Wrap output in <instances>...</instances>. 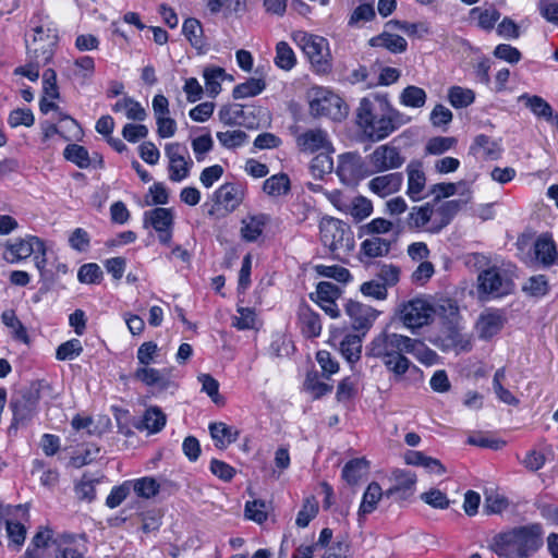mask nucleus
Returning a JSON list of instances; mask_svg holds the SVG:
<instances>
[{
    "mask_svg": "<svg viewBox=\"0 0 558 558\" xmlns=\"http://www.w3.org/2000/svg\"><path fill=\"white\" fill-rule=\"evenodd\" d=\"M29 25L33 38L25 40L28 58H34L39 63L50 62L59 39L53 21L47 14L36 13L29 20Z\"/></svg>",
    "mask_w": 558,
    "mask_h": 558,
    "instance_id": "4",
    "label": "nucleus"
},
{
    "mask_svg": "<svg viewBox=\"0 0 558 558\" xmlns=\"http://www.w3.org/2000/svg\"><path fill=\"white\" fill-rule=\"evenodd\" d=\"M470 197H460L441 203L437 208L434 207V225L432 234L439 233L446 228L454 216L470 202Z\"/></svg>",
    "mask_w": 558,
    "mask_h": 558,
    "instance_id": "17",
    "label": "nucleus"
},
{
    "mask_svg": "<svg viewBox=\"0 0 558 558\" xmlns=\"http://www.w3.org/2000/svg\"><path fill=\"white\" fill-rule=\"evenodd\" d=\"M408 172V195L413 201L422 198V192L425 187V173L422 170V165L418 161H411L407 167Z\"/></svg>",
    "mask_w": 558,
    "mask_h": 558,
    "instance_id": "24",
    "label": "nucleus"
},
{
    "mask_svg": "<svg viewBox=\"0 0 558 558\" xmlns=\"http://www.w3.org/2000/svg\"><path fill=\"white\" fill-rule=\"evenodd\" d=\"M166 425V414L157 407L148 408L138 428H144L150 434L160 432Z\"/></svg>",
    "mask_w": 558,
    "mask_h": 558,
    "instance_id": "42",
    "label": "nucleus"
},
{
    "mask_svg": "<svg viewBox=\"0 0 558 558\" xmlns=\"http://www.w3.org/2000/svg\"><path fill=\"white\" fill-rule=\"evenodd\" d=\"M77 279L86 284L99 283L102 279V270L95 263L84 264L78 269Z\"/></svg>",
    "mask_w": 558,
    "mask_h": 558,
    "instance_id": "60",
    "label": "nucleus"
},
{
    "mask_svg": "<svg viewBox=\"0 0 558 558\" xmlns=\"http://www.w3.org/2000/svg\"><path fill=\"white\" fill-rule=\"evenodd\" d=\"M182 31L193 47L201 49L204 46L203 27L198 20L193 17L186 19Z\"/></svg>",
    "mask_w": 558,
    "mask_h": 558,
    "instance_id": "53",
    "label": "nucleus"
},
{
    "mask_svg": "<svg viewBox=\"0 0 558 558\" xmlns=\"http://www.w3.org/2000/svg\"><path fill=\"white\" fill-rule=\"evenodd\" d=\"M202 384V391L205 392L217 405L225 404V399L219 393V383L209 374H201L197 377Z\"/></svg>",
    "mask_w": 558,
    "mask_h": 558,
    "instance_id": "56",
    "label": "nucleus"
},
{
    "mask_svg": "<svg viewBox=\"0 0 558 558\" xmlns=\"http://www.w3.org/2000/svg\"><path fill=\"white\" fill-rule=\"evenodd\" d=\"M404 461L409 465L423 466L424 469L437 474H444L446 472L445 466L438 459L425 456L421 451H407L404 454Z\"/></svg>",
    "mask_w": 558,
    "mask_h": 558,
    "instance_id": "33",
    "label": "nucleus"
},
{
    "mask_svg": "<svg viewBox=\"0 0 558 558\" xmlns=\"http://www.w3.org/2000/svg\"><path fill=\"white\" fill-rule=\"evenodd\" d=\"M393 485L385 492V496L390 498L398 496L400 499H407L414 493L416 475L405 470H395L392 472Z\"/></svg>",
    "mask_w": 558,
    "mask_h": 558,
    "instance_id": "20",
    "label": "nucleus"
},
{
    "mask_svg": "<svg viewBox=\"0 0 558 558\" xmlns=\"http://www.w3.org/2000/svg\"><path fill=\"white\" fill-rule=\"evenodd\" d=\"M391 250V242L380 236H371L365 239L360 245V259L363 257L377 258L384 257L389 254Z\"/></svg>",
    "mask_w": 558,
    "mask_h": 558,
    "instance_id": "26",
    "label": "nucleus"
},
{
    "mask_svg": "<svg viewBox=\"0 0 558 558\" xmlns=\"http://www.w3.org/2000/svg\"><path fill=\"white\" fill-rule=\"evenodd\" d=\"M322 558H351V545L348 537H338Z\"/></svg>",
    "mask_w": 558,
    "mask_h": 558,
    "instance_id": "64",
    "label": "nucleus"
},
{
    "mask_svg": "<svg viewBox=\"0 0 558 558\" xmlns=\"http://www.w3.org/2000/svg\"><path fill=\"white\" fill-rule=\"evenodd\" d=\"M132 487L130 481L112 487L110 494L106 498V506L110 509L119 507L131 494Z\"/></svg>",
    "mask_w": 558,
    "mask_h": 558,
    "instance_id": "59",
    "label": "nucleus"
},
{
    "mask_svg": "<svg viewBox=\"0 0 558 558\" xmlns=\"http://www.w3.org/2000/svg\"><path fill=\"white\" fill-rule=\"evenodd\" d=\"M296 40L316 72L327 73L331 70V53L326 38L301 33Z\"/></svg>",
    "mask_w": 558,
    "mask_h": 558,
    "instance_id": "6",
    "label": "nucleus"
},
{
    "mask_svg": "<svg viewBox=\"0 0 558 558\" xmlns=\"http://www.w3.org/2000/svg\"><path fill=\"white\" fill-rule=\"evenodd\" d=\"M1 320L3 325L10 329L11 337L14 340L28 343V335L27 330L22 324V322L17 318L14 310H5L1 314Z\"/></svg>",
    "mask_w": 558,
    "mask_h": 558,
    "instance_id": "39",
    "label": "nucleus"
},
{
    "mask_svg": "<svg viewBox=\"0 0 558 558\" xmlns=\"http://www.w3.org/2000/svg\"><path fill=\"white\" fill-rule=\"evenodd\" d=\"M345 313L350 317L352 328L361 331V336L366 335L379 315L372 306L352 300L345 304Z\"/></svg>",
    "mask_w": 558,
    "mask_h": 558,
    "instance_id": "15",
    "label": "nucleus"
},
{
    "mask_svg": "<svg viewBox=\"0 0 558 558\" xmlns=\"http://www.w3.org/2000/svg\"><path fill=\"white\" fill-rule=\"evenodd\" d=\"M53 558H84L72 534H60L52 541Z\"/></svg>",
    "mask_w": 558,
    "mask_h": 558,
    "instance_id": "30",
    "label": "nucleus"
},
{
    "mask_svg": "<svg viewBox=\"0 0 558 558\" xmlns=\"http://www.w3.org/2000/svg\"><path fill=\"white\" fill-rule=\"evenodd\" d=\"M458 193L461 197L471 198V187L465 181H459L457 183H437L430 189V194L435 196V199L449 197Z\"/></svg>",
    "mask_w": 558,
    "mask_h": 558,
    "instance_id": "32",
    "label": "nucleus"
},
{
    "mask_svg": "<svg viewBox=\"0 0 558 558\" xmlns=\"http://www.w3.org/2000/svg\"><path fill=\"white\" fill-rule=\"evenodd\" d=\"M217 138L223 147L232 149L242 146L247 140V134L242 130H233L218 132Z\"/></svg>",
    "mask_w": 558,
    "mask_h": 558,
    "instance_id": "58",
    "label": "nucleus"
},
{
    "mask_svg": "<svg viewBox=\"0 0 558 558\" xmlns=\"http://www.w3.org/2000/svg\"><path fill=\"white\" fill-rule=\"evenodd\" d=\"M4 529L7 531L9 546H13L14 549H19L25 541V526L20 522L13 521L11 519H5Z\"/></svg>",
    "mask_w": 558,
    "mask_h": 558,
    "instance_id": "55",
    "label": "nucleus"
},
{
    "mask_svg": "<svg viewBox=\"0 0 558 558\" xmlns=\"http://www.w3.org/2000/svg\"><path fill=\"white\" fill-rule=\"evenodd\" d=\"M299 324L302 333L306 338H316L322 332L319 314L311 310L307 305H303L299 308Z\"/></svg>",
    "mask_w": 558,
    "mask_h": 558,
    "instance_id": "25",
    "label": "nucleus"
},
{
    "mask_svg": "<svg viewBox=\"0 0 558 558\" xmlns=\"http://www.w3.org/2000/svg\"><path fill=\"white\" fill-rule=\"evenodd\" d=\"M266 88V83L262 78L251 77L244 83L238 84L232 90L234 99H243L247 97H254L263 93Z\"/></svg>",
    "mask_w": 558,
    "mask_h": 558,
    "instance_id": "43",
    "label": "nucleus"
},
{
    "mask_svg": "<svg viewBox=\"0 0 558 558\" xmlns=\"http://www.w3.org/2000/svg\"><path fill=\"white\" fill-rule=\"evenodd\" d=\"M322 243L331 253L338 256V252L353 248V235L350 228L339 219L323 218L319 223Z\"/></svg>",
    "mask_w": 558,
    "mask_h": 558,
    "instance_id": "5",
    "label": "nucleus"
},
{
    "mask_svg": "<svg viewBox=\"0 0 558 558\" xmlns=\"http://www.w3.org/2000/svg\"><path fill=\"white\" fill-rule=\"evenodd\" d=\"M165 154L169 159V180L181 182L186 179L193 166L187 148L180 143H169L165 147Z\"/></svg>",
    "mask_w": 558,
    "mask_h": 558,
    "instance_id": "10",
    "label": "nucleus"
},
{
    "mask_svg": "<svg viewBox=\"0 0 558 558\" xmlns=\"http://www.w3.org/2000/svg\"><path fill=\"white\" fill-rule=\"evenodd\" d=\"M437 316L439 325H450L461 323L459 306L451 299H440L433 304V317Z\"/></svg>",
    "mask_w": 558,
    "mask_h": 558,
    "instance_id": "23",
    "label": "nucleus"
},
{
    "mask_svg": "<svg viewBox=\"0 0 558 558\" xmlns=\"http://www.w3.org/2000/svg\"><path fill=\"white\" fill-rule=\"evenodd\" d=\"M448 98L454 108H465L474 101L475 94L472 89L453 86L449 89Z\"/></svg>",
    "mask_w": 558,
    "mask_h": 558,
    "instance_id": "57",
    "label": "nucleus"
},
{
    "mask_svg": "<svg viewBox=\"0 0 558 558\" xmlns=\"http://www.w3.org/2000/svg\"><path fill=\"white\" fill-rule=\"evenodd\" d=\"M368 166L372 168L369 174L385 172L400 168L405 158L401 155L400 149L391 144L377 146L373 153L366 157Z\"/></svg>",
    "mask_w": 558,
    "mask_h": 558,
    "instance_id": "12",
    "label": "nucleus"
},
{
    "mask_svg": "<svg viewBox=\"0 0 558 558\" xmlns=\"http://www.w3.org/2000/svg\"><path fill=\"white\" fill-rule=\"evenodd\" d=\"M40 398L39 390L33 386L23 387L14 392L10 400V409L13 414L10 429L24 426L36 413Z\"/></svg>",
    "mask_w": 558,
    "mask_h": 558,
    "instance_id": "7",
    "label": "nucleus"
},
{
    "mask_svg": "<svg viewBox=\"0 0 558 558\" xmlns=\"http://www.w3.org/2000/svg\"><path fill=\"white\" fill-rule=\"evenodd\" d=\"M499 17L500 12L494 7L487 9L476 7L470 11V20L476 22L477 26L484 31H492Z\"/></svg>",
    "mask_w": 558,
    "mask_h": 558,
    "instance_id": "37",
    "label": "nucleus"
},
{
    "mask_svg": "<svg viewBox=\"0 0 558 558\" xmlns=\"http://www.w3.org/2000/svg\"><path fill=\"white\" fill-rule=\"evenodd\" d=\"M132 490L145 499L155 497L160 489L159 483L151 476H144L137 480L130 481Z\"/></svg>",
    "mask_w": 558,
    "mask_h": 558,
    "instance_id": "47",
    "label": "nucleus"
},
{
    "mask_svg": "<svg viewBox=\"0 0 558 558\" xmlns=\"http://www.w3.org/2000/svg\"><path fill=\"white\" fill-rule=\"evenodd\" d=\"M209 433L218 448H226L239 437V430L223 422L210 423Z\"/></svg>",
    "mask_w": 558,
    "mask_h": 558,
    "instance_id": "31",
    "label": "nucleus"
},
{
    "mask_svg": "<svg viewBox=\"0 0 558 558\" xmlns=\"http://www.w3.org/2000/svg\"><path fill=\"white\" fill-rule=\"evenodd\" d=\"M331 154L329 150H323L312 159L310 170L314 178L322 179L325 174L332 171L333 160Z\"/></svg>",
    "mask_w": 558,
    "mask_h": 558,
    "instance_id": "49",
    "label": "nucleus"
},
{
    "mask_svg": "<svg viewBox=\"0 0 558 558\" xmlns=\"http://www.w3.org/2000/svg\"><path fill=\"white\" fill-rule=\"evenodd\" d=\"M542 535L538 524L514 527L495 535L489 548L499 557L526 558L542 546Z\"/></svg>",
    "mask_w": 558,
    "mask_h": 558,
    "instance_id": "3",
    "label": "nucleus"
},
{
    "mask_svg": "<svg viewBox=\"0 0 558 558\" xmlns=\"http://www.w3.org/2000/svg\"><path fill=\"white\" fill-rule=\"evenodd\" d=\"M83 352L82 343L78 339H71L61 343L56 351V357L59 361H68L77 357Z\"/></svg>",
    "mask_w": 558,
    "mask_h": 558,
    "instance_id": "61",
    "label": "nucleus"
},
{
    "mask_svg": "<svg viewBox=\"0 0 558 558\" xmlns=\"http://www.w3.org/2000/svg\"><path fill=\"white\" fill-rule=\"evenodd\" d=\"M95 73V61L89 56H83L74 60L72 74L81 84H86Z\"/></svg>",
    "mask_w": 558,
    "mask_h": 558,
    "instance_id": "45",
    "label": "nucleus"
},
{
    "mask_svg": "<svg viewBox=\"0 0 558 558\" xmlns=\"http://www.w3.org/2000/svg\"><path fill=\"white\" fill-rule=\"evenodd\" d=\"M408 353L413 354L421 363L433 365L437 360V353L429 349L422 340L411 338Z\"/></svg>",
    "mask_w": 558,
    "mask_h": 558,
    "instance_id": "51",
    "label": "nucleus"
},
{
    "mask_svg": "<svg viewBox=\"0 0 558 558\" xmlns=\"http://www.w3.org/2000/svg\"><path fill=\"white\" fill-rule=\"evenodd\" d=\"M356 121L365 137L379 142L410 122V118L391 106L387 94H375L361 99Z\"/></svg>",
    "mask_w": 558,
    "mask_h": 558,
    "instance_id": "1",
    "label": "nucleus"
},
{
    "mask_svg": "<svg viewBox=\"0 0 558 558\" xmlns=\"http://www.w3.org/2000/svg\"><path fill=\"white\" fill-rule=\"evenodd\" d=\"M385 496L380 485L376 482H372L363 494L362 502L359 508V520L361 521L366 514L372 513L380 498Z\"/></svg>",
    "mask_w": 558,
    "mask_h": 558,
    "instance_id": "34",
    "label": "nucleus"
},
{
    "mask_svg": "<svg viewBox=\"0 0 558 558\" xmlns=\"http://www.w3.org/2000/svg\"><path fill=\"white\" fill-rule=\"evenodd\" d=\"M203 76L208 96L216 97L221 92V82L231 75H228L222 68L207 66L204 69Z\"/></svg>",
    "mask_w": 558,
    "mask_h": 558,
    "instance_id": "36",
    "label": "nucleus"
},
{
    "mask_svg": "<svg viewBox=\"0 0 558 558\" xmlns=\"http://www.w3.org/2000/svg\"><path fill=\"white\" fill-rule=\"evenodd\" d=\"M411 338L395 332H380L367 347V355L380 359L385 367L392 374L395 381L403 379L409 371H418L404 355L409 351Z\"/></svg>",
    "mask_w": 558,
    "mask_h": 558,
    "instance_id": "2",
    "label": "nucleus"
},
{
    "mask_svg": "<svg viewBox=\"0 0 558 558\" xmlns=\"http://www.w3.org/2000/svg\"><path fill=\"white\" fill-rule=\"evenodd\" d=\"M35 251H43V241L37 236H27L8 244L3 257L9 263H17L33 255Z\"/></svg>",
    "mask_w": 558,
    "mask_h": 558,
    "instance_id": "18",
    "label": "nucleus"
},
{
    "mask_svg": "<svg viewBox=\"0 0 558 558\" xmlns=\"http://www.w3.org/2000/svg\"><path fill=\"white\" fill-rule=\"evenodd\" d=\"M134 378L142 381L146 386H156L161 389H166L169 384L160 371L145 365L135 371Z\"/></svg>",
    "mask_w": 558,
    "mask_h": 558,
    "instance_id": "46",
    "label": "nucleus"
},
{
    "mask_svg": "<svg viewBox=\"0 0 558 558\" xmlns=\"http://www.w3.org/2000/svg\"><path fill=\"white\" fill-rule=\"evenodd\" d=\"M434 343L442 351L468 352L472 348L471 338L462 332L461 323L440 326Z\"/></svg>",
    "mask_w": 558,
    "mask_h": 558,
    "instance_id": "13",
    "label": "nucleus"
},
{
    "mask_svg": "<svg viewBox=\"0 0 558 558\" xmlns=\"http://www.w3.org/2000/svg\"><path fill=\"white\" fill-rule=\"evenodd\" d=\"M214 201L217 205L228 210H233L240 204L239 190L233 184L221 185L214 194Z\"/></svg>",
    "mask_w": 558,
    "mask_h": 558,
    "instance_id": "41",
    "label": "nucleus"
},
{
    "mask_svg": "<svg viewBox=\"0 0 558 558\" xmlns=\"http://www.w3.org/2000/svg\"><path fill=\"white\" fill-rule=\"evenodd\" d=\"M63 155L66 160L75 163L78 168L85 169L90 165L88 150L84 146L69 144L64 148Z\"/></svg>",
    "mask_w": 558,
    "mask_h": 558,
    "instance_id": "54",
    "label": "nucleus"
},
{
    "mask_svg": "<svg viewBox=\"0 0 558 558\" xmlns=\"http://www.w3.org/2000/svg\"><path fill=\"white\" fill-rule=\"evenodd\" d=\"M296 63L294 51L286 41H279L276 46L275 64L286 71L291 70Z\"/></svg>",
    "mask_w": 558,
    "mask_h": 558,
    "instance_id": "52",
    "label": "nucleus"
},
{
    "mask_svg": "<svg viewBox=\"0 0 558 558\" xmlns=\"http://www.w3.org/2000/svg\"><path fill=\"white\" fill-rule=\"evenodd\" d=\"M397 315L404 327L412 332L433 320V303L424 298H414L399 305Z\"/></svg>",
    "mask_w": 558,
    "mask_h": 558,
    "instance_id": "8",
    "label": "nucleus"
},
{
    "mask_svg": "<svg viewBox=\"0 0 558 558\" xmlns=\"http://www.w3.org/2000/svg\"><path fill=\"white\" fill-rule=\"evenodd\" d=\"M269 222V216L258 214L242 220L241 235L246 242H255Z\"/></svg>",
    "mask_w": 558,
    "mask_h": 558,
    "instance_id": "28",
    "label": "nucleus"
},
{
    "mask_svg": "<svg viewBox=\"0 0 558 558\" xmlns=\"http://www.w3.org/2000/svg\"><path fill=\"white\" fill-rule=\"evenodd\" d=\"M369 45L372 47L386 48L393 53H401L405 51L408 47V43L402 36L390 33H381L380 35L371 38Z\"/></svg>",
    "mask_w": 558,
    "mask_h": 558,
    "instance_id": "35",
    "label": "nucleus"
},
{
    "mask_svg": "<svg viewBox=\"0 0 558 558\" xmlns=\"http://www.w3.org/2000/svg\"><path fill=\"white\" fill-rule=\"evenodd\" d=\"M405 225L412 231L432 233V227L434 225V206L426 203L422 206L412 207L407 217Z\"/></svg>",
    "mask_w": 558,
    "mask_h": 558,
    "instance_id": "19",
    "label": "nucleus"
},
{
    "mask_svg": "<svg viewBox=\"0 0 558 558\" xmlns=\"http://www.w3.org/2000/svg\"><path fill=\"white\" fill-rule=\"evenodd\" d=\"M504 326V317L497 312L482 314L476 328L482 339H489L497 335Z\"/></svg>",
    "mask_w": 558,
    "mask_h": 558,
    "instance_id": "29",
    "label": "nucleus"
},
{
    "mask_svg": "<svg viewBox=\"0 0 558 558\" xmlns=\"http://www.w3.org/2000/svg\"><path fill=\"white\" fill-rule=\"evenodd\" d=\"M318 512V504L314 497L307 498L296 515L295 523L299 527H306Z\"/></svg>",
    "mask_w": 558,
    "mask_h": 558,
    "instance_id": "62",
    "label": "nucleus"
},
{
    "mask_svg": "<svg viewBox=\"0 0 558 558\" xmlns=\"http://www.w3.org/2000/svg\"><path fill=\"white\" fill-rule=\"evenodd\" d=\"M342 100L336 94L318 88L310 100L311 113L315 117H329L337 119L341 116Z\"/></svg>",
    "mask_w": 558,
    "mask_h": 558,
    "instance_id": "14",
    "label": "nucleus"
},
{
    "mask_svg": "<svg viewBox=\"0 0 558 558\" xmlns=\"http://www.w3.org/2000/svg\"><path fill=\"white\" fill-rule=\"evenodd\" d=\"M368 462L364 458L348 461L342 469V478L349 485H355L367 473Z\"/></svg>",
    "mask_w": 558,
    "mask_h": 558,
    "instance_id": "40",
    "label": "nucleus"
},
{
    "mask_svg": "<svg viewBox=\"0 0 558 558\" xmlns=\"http://www.w3.org/2000/svg\"><path fill=\"white\" fill-rule=\"evenodd\" d=\"M534 253L536 259L546 267L558 264L556 243L548 233H544L536 239Z\"/></svg>",
    "mask_w": 558,
    "mask_h": 558,
    "instance_id": "22",
    "label": "nucleus"
},
{
    "mask_svg": "<svg viewBox=\"0 0 558 558\" xmlns=\"http://www.w3.org/2000/svg\"><path fill=\"white\" fill-rule=\"evenodd\" d=\"M520 101H523L524 105L537 117L544 118L546 120H550L553 118V108L542 97L533 95L530 96L527 94H523L519 97Z\"/></svg>",
    "mask_w": 558,
    "mask_h": 558,
    "instance_id": "44",
    "label": "nucleus"
},
{
    "mask_svg": "<svg viewBox=\"0 0 558 558\" xmlns=\"http://www.w3.org/2000/svg\"><path fill=\"white\" fill-rule=\"evenodd\" d=\"M402 181V174L393 172L373 178L368 182V187L373 193L380 197H385L398 192L401 187Z\"/></svg>",
    "mask_w": 558,
    "mask_h": 558,
    "instance_id": "21",
    "label": "nucleus"
},
{
    "mask_svg": "<svg viewBox=\"0 0 558 558\" xmlns=\"http://www.w3.org/2000/svg\"><path fill=\"white\" fill-rule=\"evenodd\" d=\"M478 292L493 298H501L513 291L514 283L507 271L490 267L480 272L477 277Z\"/></svg>",
    "mask_w": 558,
    "mask_h": 558,
    "instance_id": "9",
    "label": "nucleus"
},
{
    "mask_svg": "<svg viewBox=\"0 0 558 558\" xmlns=\"http://www.w3.org/2000/svg\"><path fill=\"white\" fill-rule=\"evenodd\" d=\"M143 223L145 228L151 227L156 231L161 244H170L174 226V214L171 208L157 207L145 211Z\"/></svg>",
    "mask_w": 558,
    "mask_h": 558,
    "instance_id": "11",
    "label": "nucleus"
},
{
    "mask_svg": "<svg viewBox=\"0 0 558 558\" xmlns=\"http://www.w3.org/2000/svg\"><path fill=\"white\" fill-rule=\"evenodd\" d=\"M300 151L305 154H318L323 150L333 153L332 144L326 131L322 129L307 130L296 137Z\"/></svg>",
    "mask_w": 558,
    "mask_h": 558,
    "instance_id": "16",
    "label": "nucleus"
},
{
    "mask_svg": "<svg viewBox=\"0 0 558 558\" xmlns=\"http://www.w3.org/2000/svg\"><path fill=\"white\" fill-rule=\"evenodd\" d=\"M373 211L371 201L365 197H355L349 206V214L355 221H362L367 218Z\"/></svg>",
    "mask_w": 558,
    "mask_h": 558,
    "instance_id": "63",
    "label": "nucleus"
},
{
    "mask_svg": "<svg viewBox=\"0 0 558 558\" xmlns=\"http://www.w3.org/2000/svg\"><path fill=\"white\" fill-rule=\"evenodd\" d=\"M361 335H347L340 342L339 350L341 355L349 362L355 363L361 357L362 339Z\"/></svg>",
    "mask_w": 558,
    "mask_h": 558,
    "instance_id": "38",
    "label": "nucleus"
},
{
    "mask_svg": "<svg viewBox=\"0 0 558 558\" xmlns=\"http://www.w3.org/2000/svg\"><path fill=\"white\" fill-rule=\"evenodd\" d=\"M263 190L270 196L284 195L290 190L289 177L284 173L275 174L264 181Z\"/></svg>",
    "mask_w": 558,
    "mask_h": 558,
    "instance_id": "50",
    "label": "nucleus"
},
{
    "mask_svg": "<svg viewBox=\"0 0 558 558\" xmlns=\"http://www.w3.org/2000/svg\"><path fill=\"white\" fill-rule=\"evenodd\" d=\"M427 99L425 90L421 87L409 85L400 94V104L410 108H422Z\"/></svg>",
    "mask_w": 558,
    "mask_h": 558,
    "instance_id": "48",
    "label": "nucleus"
},
{
    "mask_svg": "<svg viewBox=\"0 0 558 558\" xmlns=\"http://www.w3.org/2000/svg\"><path fill=\"white\" fill-rule=\"evenodd\" d=\"M470 150L472 154L488 160H496L501 155L499 144L484 134H480L474 138Z\"/></svg>",
    "mask_w": 558,
    "mask_h": 558,
    "instance_id": "27",
    "label": "nucleus"
}]
</instances>
